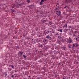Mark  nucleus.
Wrapping results in <instances>:
<instances>
[{
  "instance_id": "obj_1",
  "label": "nucleus",
  "mask_w": 79,
  "mask_h": 79,
  "mask_svg": "<svg viewBox=\"0 0 79 79\" xmlns=\"http://www.w3.org/2000/svg\"><path fill=\"white\" fill-rule=\"evenodd\" d=\"M73 39L72 38H70V37L69 38L68 40H67L66 42L67 43H71L73 42Z\"/></svg>"
},
{
  "instance_id": "obj_2",
  "label": "nucleus",
  "mask_w": 79,
  "mask_h": 79,
  "mask_svg": "<svg viewBox=\"0 0 79 79\" xmlns=\"http://www.w3.org/2000/svg\"><path fill=\"white\" fill-rule=\"evenodd\" d=\"M56 14L58 16H61V12L59 10H57L56 11Z\"/></svg>"
},
{
  "instance_id": "obj_3",
  "label": "nucleus",
  "mask_w": 79,
  "mask_h": 79,
  "mask_svg": "<svg viewBox=\"0 0 79 79\" xmlns=\"http://www.w3.org/2000/svg\"><path fill=\"white\" fill-rule=\"evenodd\" d=\"M49 34V31L47 29L44 31V34L46 35V34Z\"/></svg>"
},
{
  "instance_id": "obj_4",
  "label": "nucleus",
  "mask_w": 79,
  "mask_h": 79,
  "mask_svg": "<svg viewBox=\"0 0 79 79\" xmlns=\"http://www.w3.org/2000/svg\"><path fill=\"white\" fill-rule=\"evenodd\" d=\"M23 52H20L19 53H18V55L20 57H21L23 56Z\"/></svg>"
},
{
  "instance_id": "obj_5",
  "label": "nucleus",
  "mask_w": 79,
  "mask_h": 79,
  "mask_svg": "<svg viewBox=\"0 0 79 79\" xmlns=\"http://www.w3.org/2000/svg\"><path fill=\"white\" fill-rule=\"evenodd\" d=\"M25 4L24 3V2H23L22 3H21L20 4H18V5H19V6H20V7H22V6L24 5Z\"/></svg>"
},
{
  "instance_id": "obj_6",
  "label": "nucleus",
  "mask_w": 79,
  "mask_h": 79,
  "mask_svg": "<svg viewBox=\"0 0 79 79\" xmlns=\"http://www.w3.org/2000/svg\"><path fill=\"white\" fill-rule=\"evenodd\" d=\"M72 2V0H65V2L67 3H71Z\"/></svg>"
},
{
  "instance_id": "obj_7",
  "label": "nucleus",
  "mask_w": 79,
  "mask_h": 79,
  "mask_svg": "<svg viewBox=\"0 0 79 79\" xmlns=\"http://www.w3.org/2000/svg\"><path fill=\"white\" fill-rule=\"evenodd\" d=\"M43 2H44V0H41V2L40 3V5H43Z\"/></svg>"
},
{
  "instance_id": "obj_8",
  "label": "nucleus",
  "mask_w": 79,
  "mask_h": 79,
  "mask_svg": "<svg viewBox=\"0 0 79 79\" xmlns=\"http://www.w3.org/2000/svg\"><path fill=\"white\" fill-rule=\"evenodd\" d=\"M68 48H72V45L70 44H68Z\"/></svg>"
},
{
  "instance_id": "obj_9",
  "label": "nucleus",
  "mask_w": 79,
  "mask_h": 79,
  "mask_svg": "<svg viewBox=\"0 0 79 79\" xmlns=\"http://www.w3.org/2000/svg\"><path fill=\"white\" fill-rule=\"evenodd\" d=\"M73 45V46H72V48L73 49H74V47H75V44H72Z\"/></svg>"
},
{
  "instance_id": "obj_10",
  "label": "nucleus",
  "mask_w": 79,
  "mask_h": 79,
  "mask_svg": "<svg viewBox=\"0 0 79 79\" xmlns=\"http://www.w3.org/2000/svg\"><path fill=\"white\" fill-rule=\"evenodd\" d=\"M75 47L77 48V47L79 46V44L77 43H75Z\"/></svg>"
},
{
  "instance_id": "obj_11",
  "label": "nucleus",
  "mask_w": 79,
  "mask_h": 79,
  "mask_svg": "<svg viewBox=\"0 0 79 79\" xmlns=\"http://www.w3.org/2000/svg\"><path fill=\"white\" fill-rule=\"evenodd\" d=\"M79 36H77V37H76V40L77 41H78L79 40Z\"/></svg>"
},
{
  "instance_id": "obj_12",
  "label": "nucleus",
  "mask_w": 79,
  "mask_h": 79,
  "mask_svg": "<svg viewBox=\"0 0 79 79\" xmlns=\"http://www.w3.org/2000/svg\"><path fill=\"white\" fill-rule=\"evenodd\" d=\"M64 27H65V28H67V24H65L64 25Z\"/></svg>"
},
{
  "instance_id": "obj_13",
  "label": "nucleus",
  "mask_w": 79,
  "mask_h": 79,
  "mask_svg": "<svg viewBox=\"0 0 79 79\" xmlns=\"http://www.w3.org/2000/svg\"><path fill=\"white\" fill-rule=\"evenodd\" d=\"M23 57L24 58H26V57H27V56H26V55L25 56V55H23Z\"/></svg>"
},
{
  "instance_id": "obj_14",
  "label": "nucleus",
  "mask_w": 79,
  "mask_h": 79,
  "mask_svg": "<svg viewBox=\"0 0 79 79\" xmlns=\"http://www.w3.org/2000/svg\"><path fill=\"white\" fill-rule=\"evenodd\" d=\"M40 45V46L39 47H40L41 48H42V47H43V45H42V44H40V45Z\"/></svg>"
},
{
  "instance_id": "obj_15",
  "label": "nucleus",
  "mask_w": 79,
  "mask_h": 79,
  "mask_svg": "<svg viewBox=\"0 0 79 79\" xmlns=\"http://www.w3.org/2000/svg\"><path fill=\"white\" fill-rule=\"evenodd\" d=\"M59 31H60L61 32V33L63 32V29H60V30Z\"/></svg>"
},
{
  "instance_id": "obj_16",
  "label": "nucleus",
  "mask_w": 79,
  "mask_h": 79,
  "mask_svg": "<svg viewBox=\"0 0 79 79\" xmlns=\"http://www.w3.org/2000/svg\"><path fill=\"white\" fill-rule=\"evenodd\" d=\"M32 4H31L30 6H27V7H29V8H31V7H32Z\"/></svg>"
},
{
  "instance_id": "obj_17",
  "label": "nucleus",
  "mask_w": 79,
  "mask_h": 79,
  "mask_svg": "<svg viewBox=\"0 0 79 79\" xmlns=\"http://www.w3.org/2000/svg\"><path fill=\"white\" fill-rule=\"evenodd\" d=\"M10 67H11L13 68V69H15V67H14L12 65H10Z\"/></svg>"
},
{
  "instance_id": "obj_18",
  "label": "nucleus",
  "mask_w": 79,
  "mask_h": 79,
  "mask_svg": "<svg viewBox=\"0 0 79 79\" xmlns=\"http://www.w3.org/2000/svg\"><path fill=\"white\" fill-rule=\"evenodd\" d=\"M47 22V20H44L43 21H42V23H45L46 22Z\"/></svg>"
},
{
  "instance_id": "obj_19",
  "label": "nucleus",
  "mask_w": 79,
  "mask_h": 79,
  "mask_svg": "<svg viewBox=\"0 0 79 79\" xmlns=\"http://www.w3.org/2000/svg\"><path fill=\"white\" fill-rule=\"evenodd\" d=\"M27 2L28 3H30L31 2V1L30 0H27Z\"/></svg>"
},
{
  "instance_id": "obj_20",
  "label": "nucleus",
  "mask_w": 79,
  "mask_h": 79,
  "mask_svg": "<svg viewBox=\"0 0 79 79\" xmlns=\"http://www.w3.org/2000/svg\"><path fill=\"white\" fill-rule=\"evenodd\" d=\"M64 32H66L68 31L67 30V29H64Z\"/></svg>"
},
{
  "instance_id": "obj_21",
  "label": "nucleus",
  "mask_w": 79,
  "mask_h": 79,
  "mask_svg": "<svg viewBox=\"0 0 79 79\" xmlns=\"http://www.w3.org/2000/svg\"><path fill=\"white\" fill-rule=\"evenodd\" d=\"M54 10H55V11H56L58 10V8H56V9H55Z\"/></svg>"
},
{
  "instance_id": "obj_22",
  "label": "nucleus",
  "mask_w": 79,
  "mask_h": 79,
  "mask_svg": "<svg viewBox=\"0 0 79 79\" xmlns=\"http://www.w3.org/2000/svg\"><path fill=\"white\" fill-rule=\"evenodd\" d=\"M74 32L75 34H77L78 32L77 31H75Z\"/></svg>"
},
{
  "instance_id": "obj_23",
  "label": "nucleus",
  "mask_w": 79,
  "mask_h": 79,
  "mask_svg": "<svg viewBox=\"0 0 79 79\" xmlns=\"http://www.w3.org/2000/svg\"><path fill=\"white\" fill-rule=\"evenodd\" d=\"M23 37H25V36H26V34H23Z\"/></svg>"
},
{
  "instance_id": "obj_24",
  "label": "nucleus",
  "mask_w": 79,
  "mask_h": 79,
  "mask_svg": "<svg viewBox=\"0 0 79 79\" xmlns=\"http://www.w3.org/2000/svg\"><path fill=\"white\" fill-rule=\"evenodd\" d=\"M45 50H46V51H47V50L48 49V48L47 47H46L45 48H44Z\"/></svg>"
},
{
  "instance_id": "obj_25",
  "label": "nucleus",
  "mask_w": 79,
  "mask_h": 79,
  "mask_svg": "<svg viewBox=\"0 0 79 79\" xmlns=\"http://www.w3.org/2000/svg\"><path fill=\"white\" fill-rule=\"evenodd\" d=\"M69 34L70 35H72V33H71V32H69Z\"/></svg>"
},
{
  "instance_id": "obj_26",
  "label": "nucleus",
  "mask_w": 79,
  "mask_h": 79,
  "mask_svg": "<svg viewBox=\"0 0 79 79\" xmlns=\"http://www.w3.org/2000/svg\"><path fill=\"white\" fill-rule=\"evenodd\" d=\"M37 12H38V13H40V14H42V12H40L39 11H38Z\"/></svg>"
},
{
  "instance_id": "obj_27",
  "label": "nucleus",
  "mask_w": 79,
  "mask_h": 79,
  "mask_svg": "<svg viewBox=\"0 0 79 79\" xmlns=\"http://www.w3.org/2000/svg\"><path fill=\"white\" fill-rule=\"evenodd\" d=\"M49 40H52V37H50L49 38Z\"/></svg>"
},
{
  "instance_id": "obj_28",
  "label": "nucleus",
  "mask_w": 79,
  "mask_h": 79,
  "mask_svg": "<svg viewBox=\"0 0 79 79\" xmlns=\"http://www.w3.org/2000/svg\"><path fill=\"white\" fill-rule=\"evenodd\" d=\"M58 39H61V36H59L58 37Z\"/></svg>"
},
{
  "instance_id": "obj_29",
  "label": "nucleus",
  "mask_w": 79,
  "mask_h": 79,
  "mask_svg": "<svg viewBox=\"0 0 79 79\" xmlns=\"http://www.w3.org/2000/svg\"><path fill=\"white\" fill-rule=\"evenodd\" d=\"M76 37V35H75V34H73V37Z\"/></svg>"
},
{
  "instance_id": "obj_30",
  "label": "nucleus",
  "mask_w": 79,
  "mask_h": 79,
  "mask_svg": "<svg viewBox=\"0 0 79 79\" xmlns=\"http://www.w3.org/2000/svg\"><path fill=\"white\" fill-rule=\"evenodd\" d=\"M56 35H59V34H58V33H56Z\"/></svg>"
},
{
  "instance_id": "obj_31",
  "label": "nucleus",
  "mask_w": 79,
  "mask_h": 79,
  "mask_svg": "<svg viewBox=\"0 0 79 79\" xmlns=\"http://www.w3.org/2000/svg\"><path fill=\"white\" fill-rule=\"evenodd\" d=\"M35 52H37V50L35 49Z\"/></svg>"
},
{
  "instance_id": "obj_32",
  "label": "nucleus",
  "mask_w": 79,
  "mask_h": 79,
  "mask_svg": "<svg viewBox=\"0 0 79 79\" xmlns=\"http://www.w3.org/2000/svg\"><path fill=\"white\" fill-rule=\"evenodd\" d=\"M52 34H53V33H55V31H52Z\"/></svg>"
},
{
  "instance_id": "obj_33",
  "label": "nucleus",
  "mask_w": 79,
  "mask_h": 79,
  "mask_svg": "<svg viewBox=\"0 0 79 79\" xmlns=\"http://www.w3.org/2000/svg\"><path fill=\"white\" fill-rule=\"evenodd\" d=\"M35 29L36 31H38L39 29L37 28H36Z\"/></svg>"
},
{
  "instance_id": "obj_34",
  "label": "nucleus",
  "mask_w": 79,
  "mask_h": 79,
  "mask_svg": "<svg viewBox=\"0 0 79 79\" xmlns=\"http://www.w3.org/2000/svg\"><path fill=\"white\" fill-rule=\"evenodd\" d=\"M49 24H50V25H51V24H52V23H51V22H49Z\"/></svg>"
},
{
  "instance_id": "obj_35",
  "label": "nucleus",
  "mask_w": 79,
  "mask_h": 79,
  "mask_svg": "<svg viewBox=\"0 0 79 79\" xmlns=\"http://www.w3.org/2000/svg\"><path fill=\"white\" fill-rule=\"evenodd\" d=\"M71 26H69V29H70V28H71Z\"/></svg>"
},
{
  "instance_id": "obj_36",
  "label": "nucleus",
  "mask_w": 79,
  "mask_h": 79,
  "mask_svg": "<svg viewBox=\"0 0 79 79\" xmlns=\"http://www.w3.org/2000/svg\"><path fill=\"white\" fill-rule=\"evenodd\" d=\"M5 73V76H7V73L6 72Z\"/></svg>"
},
{
  "instance_id": "obj_37",
  "label": "nucleus",
  "mask_w": 79,
  "mask_h": 79,
  "mask_svg": "<svg viewBox=\"0 0 79 79\" xmlns=\"http://www.w3.org/2000/svg\"><path fill=\"white\" fill-rule=\"evenodd\" d=\"M57 43H60V41L59 40H57Z\"/></svg>"
},
{
  "instance_id": "obj_38",
  "label": "nucleus",
  "mask_w": 79,
  "mask_h": 79,
  "mask_svg": "<svg viewBox=\"0 0 79 79\" xmlns=\"http://www.w3.org/2000/svg\"><path fill=\"white\" fill-rule=\"evenodd\" d=\"M41 78H40L39 77H37V79H41Z\"/></svg>"
},
{
  "instance_id": "obj_39",
  "label": "nucleus",
  "mask_w": 79,
  "mask_h": 79,
  "mask_svg": "<svg viewBox=\"0 0 79 79\" xmlns=\"http://www.w3.org/2000/svg\"><path fill=\"white\" fill-rule=\"evenodd\" d=\"M67 6H66L64 7V8H66V7H67Z\"/></svg>"
},
{
  "instance_id": "obj_40",
  "label": "nucleus",
  "mask_w": 79,
  "mask_h": 79,
  "mask_svg": "<svg viewBox=\"0 0 79 79\" xmlns=\"http://www.w3.org/2000/svg\"><path fill=\"white\" fill-rule=\"evenodd\" d=\"M11 10H12V12H14V10H13V9H11Z\"/></svg>"
},
{
  "instance_id": "obj_41",
  "label": "nucleus",
  "mask_w": 79,
  "mask_h": 79,
  "mask_svg": "<svg viewBox=\"0 0 79 79\" xmlns=\"http://www.w3.org/2000/svg\"><path fill=\"white\" fill-rule=\"evenodd\" d=\"M14 77V75H12L11 76V77H13V78H14V77Z\"/></svg>"
},
{
  "instance_id": "obj_42",
  "label": "nucleus",
  "mask_w": 79,
  "mask_h": 79,
  "mask_svg": "<svg viewBox=\"0 0 79 79\" xmlns=\"http://www.w3.org/2000/svg\"><path fill=\"white\" fill-rule=\"evenodd\" d=\"M46 38H47V39H48V38H49L48 36H46Z\"/></svg>"
},
{
  "instance_id": "obj_43",
  "label": "nucleus",
  "mask_w": 79,
  "mask_h": 79,
  "mask_svg": "<svg viewBox=\"0 0 79 79\" xmlns=\"http://www.w3.org/2000/svg\"><path fill=\"white\" fill-rule=\"evenodd\" d=\"M78 63H79V62H76V64H78Z\"/></svg>"
},
{
  "instance_id": "obj_44",
  "label": "nucleus",
  "mask_w": 79,
  "mask_h": 79,
  "mask_svg": "<svg viewBox=\"0 0 79 79\" xmlns=\"http://www.w3.org/2000/svg\"><path fill=\"white\" fill-rule=\"evenodd\" d=\"M55 77H57V75L56 74L55 75Z\"/></svg>"
},
{
  "instance_id": "obj_45",
  "label": "nucleus",
  "mask_w": 79,
  "mask_h": 79,
  "mask_svg": "<svg viewBox=\"0 0 79 79\" xmlns=\"http://www.w3.org/2000/svg\"><path fill=\"white\" fill-rule=\"evenodd\" d=\"M34 43V44H36V43H35V41H33Z\"/></svg>"
},
{
  "instance_id": "obj_46",
  "label": "nucleus",
  "mask_w": 79,
  "mask_h": 79,
  "mask_svg": "<svg viewBox=\"0 0 79 79\" xmlns=\"http://www.w3.org/2000/svg\"><path fill=\"white\" fill-rule=\"evenodd\" d=\"M31 35L33 36H34L35 35L34 34H32Z\"/></svg>"
},
{
  "instance_id": "obj_47",
  "label": "nucleus",
  "mask_w": 79,
  "mask_h": 79,
  "mask_svg": "<svg viewBox=\"0 0 79 79\" xmlns=\"http://www.w3.org/2000/svg\"><path fill=\"white\" fill-rule=\"evenodd\" d=\"M17 33V31H16L15 32V34H16Z\"/></svg>"
},
{
  "instance_id": "obj_48",
  "label": "nucleus",
  "mask_w": 79,
  "mask_h": 79,
  "mask_svg": "<svg viewBox=\"0 0 79 79\" xmlns=\"http://www.w3.org/2000/svg\"><path fill=\"white\" fill-rule=\"evenodd\" d=\"M16 47H17V48H19V46H17Z\"/></svg>"
},
{
  "instance_id": "obj_49",
  "label": "nucleus",
  "mask_w": 79,
  "mask_h": 79,
  "mask_svg": "<svg viewBox=\"0 0 79 79\" xmlns=\"http://www.w3.org/2000/svg\"><path fill=\"white\" fill-rule=\"evenodd\" d=\"M64 49H65L66 48V47H64Z\"/></svg>"
},
{
  "instance_id": "obj_50",
  "label": "nucleus",
  "mask_w": 79,
  "mask_h": 79,
  "mask_svg": "<svg viewBox=\"0 0 79 79\" xmlns=\"http://www.w3.org/2000/svg\"><path fill=\"white\" fill-rule=\"evenodd\" d=\"M15 39H17L18 40V38H17V37H15Z\"/></svg>"
},
{
  "instance_id": "obj_51",
  "label": "nucleus",
  "mask_w": 79,
  "mask_h": 79,
  "mask_svg": "<svg viewBox=\"0 0 79 79\" xmlns=\"http://www.w3.org/2000/svg\"><path fill=\"white\" fill-rule=\"evenodd\" d=\"M57 52L59 53H60V51H57Z\"/></svg>"
},
{
  "instance_id": "obj_52",
  "label": "nucleus",
  "mask_w": 79,
  "mask_h": 79,
  "mask_svg": "<svg viewBox=\"0 0 79 79\" xmlns=\"http://www.w3.org/2000/svg\"><path fill=\"white\" fill-rule=\"evenodd\" d=\"M16 7V8H19V6H17Z\"/></svg>"
},
{
  "instance_id": "obj_53",
  "label": "nucleus",
  "mask_w": 79,
  "mask_h": 79,
  "mask_svg": "<svg viewBox=\"0 0 79 79\" xmlns=\"http://www.w3.org/2000/svg\"><path fill=\"white\" fill-rule=\"evenodd\" d=\"M57 5H59V3H57Z\"/></svg>"
},
{
  "instance_id": "obj_54",
  "label": "nucleus",
  "mask_w": 79,
  "mask_h": 79,
  "mask_svg": "<svg viewBox=\"0 0 79 79\" xmlns=\"http://www.w3.org/2000/svg\"><path fill=\"white\" fill-rule=\"evenodd\" d=\"M14 7H15V6H12V8H14Z\"/></svg>"
},
{
  "instance_id": "obj_55",
  "label": "nucleus",
  "mask_w": 79,
  "mask_h": 79,
  "mask_svg": "<svg viewBox=\"0 0 79 79\" xmlns=\"http://www.w3.org/2000/svg\"><path fill=\"white\" fill-rule=\"evenodd\" d=\"M48 36L49 38H50V35H48Z\"/></svg>"
},
{
  "instance_id": "obj_56",
  "label": "nucleus",
  "mask_w": 79,
  "mask_h": 79,
  "mask_svg": "<svg viewBox=\"0 0 79 79\" xmlns=\"http://www.w3.org/2000/svg\"><path fill=\"white\" fill-rule=\"evenodd\" d=\"M13 38H14V39H15V36H13Z\"/></svg>"
},
{
  "instance_id": "obj_57",
  "label": "nucleus",
  "mask_w": 79,
  "mask_h": 79,
  "mask_svg": "<svg viewBox=\"0 0 79 79\" xmlns=\"http://www.w3.org/2000/svg\"><path fill=\"white\" fill-rule=\"evenodd\" d=\"M2 6V4H0V6Z\"/></svg>"
},
{
  "instance_id": "obj_58",
  "label": "nucleus",
  "mask_w": 79,
  "mask_h": 79,
  "mask_svg": "<svg viewBox=\"0 0 79 79\" xmlns=\"http://www.w3.org/2000/svg\"><path fill=\"white\" fill-rule=\"evenodd\" d=\"M45 2H47V0H44Z\"/></svg>"
},
{
  "instance_id": "obj_59",
  "label": "nucleus",
  "mask_w": 79,
  "mask_h": 79,
  "mask_svg": "<svg viewBox=\"0 0 79 79\" xmlns=\"http://www.w3.org/2000/svg\"><path fill=\"white\" fill-rule=\"evenodd\" d=\"M59 65H60V63H59Z\"/></svg>"
},
{
  "instance_id": "obj_60",
  "label": "nucleus",
  "mask_w": 79,
  "mask_h": 79,
  "mask_svg": "<svg viewBox=\"0 0 79 79\" xmlns=\"http://www.w3.org/2000/svg\"><path fill=\"white\" fill-rule=\"evenodd\" d=\"M46 41H47V40H45V41L46 42Z\"/></svg>"
},
{
  "instance_id": "obj_61",
  "label": "nucleus",
  "mask_w": 79,
  "mask_h": 79,
  "mask_svg": "<svg viewBox=\"0 0 79 79\" xmlns=\"http://www.w3.org/2000/svg\"><path fill=\"white\" fill-rule=\"evenodd\" d=\"M63 79H65V78L64 77L63 78Z\"/></svg>"
},
{
  "instance_id": "obj_62",
  "label": "nucleus",
  "mask_w": 79,
  "mask_h": 79,
  "mask_svg": "<svg viewBox=\"0 0 79 79\" xmlns=\"http://www.w3.org/2000/svg\"><path fill=\"white\" fill-rule=\"evenodd\" d=\"M58 9L59 8H60V7H59V6H58Z\"/></svg>"
},
{
  "instance_id": "obj_63",
  "label": "nucleus",
  "mask_w": 79,
  "mask_h": 79,
  "mask_svg": "<svg viewBox=\"0 0 79 79\" xmlns=\"http://www.w3.org/2000/svg\"><path fill=\"white\" fill-rule=\"evenodd\" d=\"M17 4H18H18H19L18 2H17Z\"/></svg>"
},
{
  "instance_id": "obj_64",
  "label": "nucleus",
  "mask_w": 79,
  "mask_h": 79,
  "mask_svg": "<svg viewBox=\"0 0 79 79\" xmlns=\"http://www.w3.org/2000/svg\"><path fill=\"white\" fill-rule=\"evenodd\" d=\"M64 40H63V39H62V41H63Z\"/></svg>"
}]
</instances>
